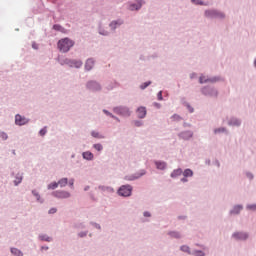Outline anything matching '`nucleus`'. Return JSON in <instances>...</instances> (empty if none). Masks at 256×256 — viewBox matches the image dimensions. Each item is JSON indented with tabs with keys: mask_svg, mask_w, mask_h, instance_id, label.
I'll list each match as a JSON object with an SVG mask.
<instances>
[{
	"mask_svg": "<svg viewBox=\"0 0 256 256\" xmlns=\"http://www.w3.org/2000/svg\"><path fill=\"white\" fill-rule=\"evenodd\" d=\"M83 65V62L81 61H73L72 62V67H76L77 69H79V67H81Z\"/></svg>",
	"mask_w": 256,
	"mask_h": 256,
	"instance_id": "21",
	"label": "nucleus"
},
{
	"mask_svg": "<svg viewBox=\"0 0 256 256\" xmlns=\"http://www.w3.org/2000/svg\"><path fill=\"white\" fill-rule=\"evenodd\" d=\"M183 174V170L181 169H176L171 173V177H179V175Z\"/></svg>",
	"mask_w": 256,
	"mask_h": 256,
	"instance_id": "13",
	"label": "nucleus"
},
{
	"mask_svg": "<svg viewBox=\"0 0 256 256\" xmlns=\"http://www.w3.org/2000/svg\"><path fill=\"white\" fill-rule=\"evenodd\" d=\"M182 183H187V177L181 179Z\"/></svg>",
	"mask_w": 256,
	"mask_h": 256,
	"instance_id": "45",
	"label": "nucleus"
},
{
	"mask_svg": "<svg viewBox=\"0 0 256 256\" xmlns=\"http://www.w3.org/2000/svg\"><path fill=\"white\" fill-rule=\"evenodd\" d=\"M54 213H57V208H52L49 210L50 215H53Z\"/></svg>",
	"mask_w": 256,
	"mask_h": 256,
	"instance_id": "34",
	"label": "nucleus"
},
{
	"mask_svg": "<svg viewBox=\"0 0 256 256\" xmlns=\"http://www.w3.org/2000/svg\"><path fill=\"white\" fill-rule=\"evenodd\" d=\"M104 113H109V112H107V111H104Z\"/></svg>",
	"mask_w": 256,
	"mask_h": 256,
	"instance_id": "53",
	"label": "nucleus"
},
{
	"mask_svg": "<svg viewBox=\"0 0 256 256\" xmlns=\"http://www.w3.org/2000/svg\"><path fill=\"white\" fill-rule=\"evenodd\" d=\"M21 181H23V177H16V179L14 180L15 185H18L19 183H21Z\"/></svg>",
	"mask_w": 256,
	"mask_h": 256,
	"instance_id": "28",
	"label": "nucleus"
},
{
	"mask_svg": "<svg viewBox=\"0 0 256 256\" xmlns=\"http://www.w3.org/2000/svg\"><path fill=\"white\" fill-rule=\"evenodd\" d=\"M142 175H145V172L141 173L140 175L137 176H131V177H126V181H135V179H139V177H142Z\"/></svg>",
	"mask_w": 256,
	"mask_h": 256,
	"instance_id": "15",
	"label": "nucleus"
},
{
	"mask_svg": "<svg viewBox=\"0 0 256 256\" xmlns=\"http://www.w3.org/2000/svg\"><path fill=\"white\" fill-rule=\"evenodd\" d=\"M144 217H151V213H149V212H144Z\"/></svg>",
	"mask_w": 256,
	"mask_h": 256,
	"instance_id": "42",
	"label": "nucleus"
},
{
	"mask_svg": "<svg viewBox=\"0 0 256 256\" xmlns=\"http://www.w3.org/2000/svg\"><path fill=\"white\" fill-rule=\"evenodd\" d=\"M247 209H249L250 211H256V204L248 205Z\"/></svg>",
	"mask_w": 256,
	"mask_h": 256,
	"instance_id": "30",
	"label": "nucleus"
},
{
	"mask_svg": "<svg viewBox=\"0 0 256 256\" xmlns=\"http://www.w3.org/2000/svg\"><path fill=\"white\" fill-rule=\"evenodd\" d=\"M181 251H183L184 253H191V251H190V248H189V246H181Z\"/></svg>",
	"mask_w": 256,
	"mask_h": 256,
	"instance_id": "23",
	"label": "nucleus"
},
{
	"mask_svg": "<svg viewBox=\"0 0 256 256\" xmlns=\"http://www.w3.org/2000/svg\"><path fill=\"white\" fill-rule=\"evenodd\" d=\"M192 3H195V5H203V2L200 0H192Z\"/></svg>",
	"mask_w": 256,
	"mask_h": 256,
	"instance_id": "33",
	"label": "nucleus"
},
{
	"mask_svg": "<svg viewBox=\"0 0 256 256\" xmlns=\"http://www.w3.org/2000/svg\"><path fill=\"white\" fill-rule=\"evenodd\" d=\"M183 175H184V177H193V170L186 169V170H184Z\"/></svg>",
	"mask_w": 256,
	"mask_h": 256,
	"instance_id": "18",
	"label": "nucleus"
},
{
	"mask_svg": "<svg viewBox=\"0 0 256 256\" xmlns=\"http://www.w3.org/2000/svg\"><path fill=\"white\" fill-rule=\"evenodd\" d=\"M233 237H235V239L245 240V239H247L248 236L246 233L238 232V233L233 234Z\"/></svg>",
	"mask_w": 256,
	"mask_h": 256,
	"instance_id": "9",
	"label": "nucleus"
},
{
	"mask_svg": "<svg viewBox=\"0 0 256 256\" xmlns=\"http://www.w3.org/2000/svg\"><path fill=\"white\" fill-rule=\"evenodd\" d=\"M221 131H225V129L222 128V129L215 130V133H219V132H221Z\"/></svg>",
	"mask_w": 256,
	"mask_h": 256,
	"instance_id": "44",
	"label": "nucleus"
},
{
	"mask_svg": "<svg viewBox=\"0 0 256 256\" xmlns=\"http://www.w3.org/2000/svg\"><path fill=\"white\" fill-rule=\"evenodd\" d=\"M87 87L91 91H99L101 89V86L99 85V83L93 82V81L89 82Z\"/></svg>",
	"mask_w": 256,
	"mask_h": 256,
	"instance_id": "5",
	"label": "nucleus"
},
{
	"mask_svg": "<svg viewBox=\"0 0 256 256\" xmlns=\"http://www.w3.org/2000/svg\"><path fill=\"white\" fill-rule=\"evenodd\" d=\"M83 157L87 159V161H91L93 159V153L87 151L83 153Z\"/></svg>",
	"mask_w": 256,
	"mask_h": 256,
	"instance_id": "11",
	"label": "nucleus"
},
{
	"mask_svg": "<svg viewBox=\"0 0 256 256\" xmlns=\"http://www.w3.org/2000/svg\"><path fill=\"white\" fill-rule=\"evenodd\" d=\"M151 85V81L145 82L140 86V89H147Z\"/></svg>",
	"mask_w": 256,
	"mask_h": 256,
	"instance_id": "25",
	"label": "nucleus"
},
{
	"mask_svg": "<svg viewBox=\"0 0 256 256\" xmlns=\"http://www.w3.org/2000/svg\"><path fill=\"white\" fill-rule=\"evenodd\" d=\"M69 183V180L67 178H62L58 181V185L60 187H66V185Z\"/></svg>",
	"mask_w": 256,
	"mask_h": 256,
	"instance_id": "10",
	"label": "nucleus"
},
{
	"mask_svg": "<svg viewBox=\"0 0 256 256\" xmlns=\"http://www.w3.org/2000/svg\"><path fill=\"white\" fill-rule=\"evenodd\" d=\"M92 137L99 138V137H101V136H99V133H98V132L93 131V132H92Z\"/></svg>",
	"mask_w": 256,
	"mask_h": 256,
	"instance_id": "37",
	"label": "nucleus"
},
{
	"mask_svg": "<svg viewBox=\"0 0 256 256\" xmlns=\"http://www.w3.org/2000/svg\"><path fill=\"white\" fill-rule=\"evenodd\" d=\"M42 249H49V247H42Z\"/></svg>",
	"mask_w": 256,
	"mask_h": 256,
	"instance_id": "50",
	"label": "nucleus"
},
{
	"mask_svg": "<svg viewBox=\"0 0 256 256\" xmlns=\"http://www.w3.org/2000/svg\"><path fill=\"white\" fill-rule=\"evenodd\" d=\"M241 209H243V206H235L231 213L237 215Z\"/></svg>",
	"mask_w": 256,
	"mask_h": 256,
	"instance_id": "20",
	"label": "nucleus"
},
{
	"mask_svg": "<svg viewBox=\"0 0 256 256\" xmlns=\"http://www.w3.org/2000/svg\"><path fill=\"white\" fill-rule=\"evenodd\" d=\"M11 253H12V255H15V256H23V252H21V250H19L17 248H12Z\"/></svg>",
	"mask_w": 256,
	"mask_h": 256,
	"instance_id": "12",
	"label": "nucleus"
},
{
	"mask_svg": "<svg viewBox=\"0 0 256 256\" xmlns=\"http://www.w3.org/2000/svg\"><path fill=\"white\" fill-rule=\"evenodd\" d=\"M41 241H47L50 242L51 241V237L47 236V235H42L40 236Z\"/></svg>",
	"mask_w": 256,
	"mask_h": 256,
	"instance_id": "24",
	"label": "nucleus"
},
{
	"mask_svg": "<svg viewBox=\"0 0 256 256\" xmlns=\"http://www.w3.org/2000/svg\"><path fill=\"white\" fill-rule=\"evenodd\" d=\"M74 183H75V181H74L73 179H72V180H70V181H69V185H70V187H73Z\"/></svg>",
	"mask_w": 256,
	"mask_h": 256,
	"instance_id": "41",
	"label": "nucleus"
},
{
	"mask_svg": "<svg viewBox=\"0 0 256 256\" xmlns=\"http://www.w3.org/2000/svg\"><path fill=\"white\" fill-rule=\"evenodd\" d=\"M156 167L157 169H165V167H167V164L165 162H156Z\"/></svg>",
	"mask_w": 256,
	"mask_h": 256,
	"instance_id": "19",
	"label": "nucleus"
},
{
	"mask_svg": "<svg viewBox=\"0 0 256 256\" xmlns=\"http://www.w3.org/2000/svg\"><path fill=\"white\" fill-rule=\"evenodd\" d=\"M73 45H75V42H73V40L69 38H63L58 41V49L62 53H68V51L71 50V47H73Z\"/></svg>",
	"mask_w": 256,
	"mask_h": 256,
	"instance_id": "1",
	"label": "nucleus"
},
{
	"mask_svg": "<svg viewBox=\"0 0 256 256\" xmlns=\"http://www.w3.org/2000/svg\"><path fill=\"white\" fill-rule=\"evenodd\" d=\"M170 235L171 237H175L176 239H179V237H181V234H179V232H171Z\"/></svg>",
	"mask_w": 256,
	"mask_h": 256,
	"instance_id": "27",
	"label": "nucleus"
},
{
	"mask_svg": "<svg viewBox=\"0 0 256 256\" xmlns=\"http://www.w3.org/2000/svg\"><path fill=\"white\" fill-rule=\"evenodd\" d=\"M163 93L162 92H159V94H158V97H159V99L161 100V99H163Z\"/></svg>",
	"mask_w": 256,
	"mask_h": 256,
	"instance_id": "43",
	"label": "nucleus"
},
{
	"mask_svg": "<svg viewBox=\"0 0 256 256\" xmlns=\"http://www.w3.org/2000/svg\"><path fill=\"white\" fill-rule=\"evenodd\" d=\"M232 125H241V122L239 120H235L234 122H231Z\"/></svg>",
	"mask_w": 256,
	"mask_h": 256,
	"instance_id": "39",
	"label": "nucleus"
},
{
	"mask_svg": "<svg viewBox=\"0 0 256 256\" xmlns=\"http://www.w3.org/2000/svg\"><path fill=\"white\" fill-rule=\"evenodd\" d=\"M85 235H87V234H80V237H84Z\"/></svg>",
	"mask_w": 256,
	"mask_h": 256,
	"instance_id": "49",
	"label": "nucleus"
},
{
	"mask_svg": "<svg viewBox=\"0 0 256 256\" xmlns=\"http://www.w3.org/2000/svg\"><path fill=\"white\" fill-rule=\"evenodd\" d=\"M15 123H16V125H20V126L27 125V123H29V120L27 118L17 114L15 116Z\"/></svg>",
	"mask_w": 256,
	"mask_h": 256,
	"instance_id": "4",
	"label": "nucleus"
},
{
	"mask_svg": "<svg viewBox=\"0 0 256 256\" xmlns=\"http://www.w3.org/2000/svg\"><path fill=\"white\" fill-rule=\"evenodd\" d=\"M220 17H224V15H223V14H220Z\"/></svg>",
	"mask_w": 256,
	"mask_h": 256,
	"instance_id": "52",
	"label": "nucleus"
},
{
	"mask_svg": "<svg viewBox=\"0 0 256 256\" xmlns=\"http://www.w3.org/2000/svg\"><path fill=\"white\" fill-rule=\"evenodd\" d=\"M115 111L116 113H119L121 111V108H116Z\"/></svg>",
	"mask_w": 256,
	"mask_h": 256,
	"instance_id": "47",
	"label": "nucleus"
},
{
	"mask_svg": "<svg viewBox=\"0 0 256 256\" xmlns=\"http://www.w3.org/2000/svg\"><path fill=\"white\" fill-rule=\"evenodd\" d=\"M248 177H250V179H253V175H251V174H250V175H248Z\"/></svg>",
	"mask_w": 256,
	"mask_h": 256,
	"instance_id": "48",
	"label": "nucleus"
},
{
	"mask_svg": "<svg viewBox=\"0 0 256 256\" xmlns=\"http://www.w3.org/2000/svg\"><path fill=\"white\" fill-rule=\"evenodd\" d=\"M53 29H55V31H61V26L60 25H54Z\"/></svg>",
	"mask_w": 256,
	"mask_h": 256,
	"instance_id": "36",
	"label": "nucleus"
},
{
	"mask_svg": "<svg viewBox=\"0 0 256 256\" xmlns=\"http://www.w3.org/2000/svg\"><path fill=\"white\" fill-rule=\"evenodd\" d=\"M117 25H123V21L118 20V21H113L110 23V27L112 29H116Z\"/></svg>",
	"mask_w": 256,
	"mask_h": 256,
	"instance_id": "14",
	"label": "nucleus"
},
{
	"mask_svg": "<svg viewBox=\"0 0 256 256\" xmlns=\"http://www.w3.org/2000/svg\"><path fill=\"white\" fill-rule=\"evenodd\" d=\"M172 119H173V121H181V116H179V115H177V114H174V115L172 116Z\"/></svg>",
	"mask_w": 256,
	"mask_h": 256,
	"instance_id": "29",
	"label": "nucleus"
},
{
	"mask_svg": "<svg viewBox=\"0 0 256 256\" xmlns=\"http://www.w3.org/2000/svg\"><path fill=\"white\" fill-rule=\"evenodd\" d=\"M59 187V182H52L48 185V189H57Z\"/></svg>",
	"mask_w": 256,
	"mask_h": 256,
	"instance_id": "22",
	"label": "nucleus"
},
{
	"mask_svg": "<svg viewBox=\"0 0 256 256\" xmlns=\"http://www.w3.org/2000/svg\"><path fill=\"white\" fill-rule=\"evenodd\" d=\"M33 195H35V197H37V200L39 201V194L35 191H32Z\"/></svg>",
	"mask_w": 256,
	"mask_h": 256,
	"instance_id": "40",
	"label": "nucleus"
},
{
	"mask_svg": "<svg viewBox=\"0 0 256 256\" xmlns=\"http://www.w3.org/2000/svg\"><path fill=\"white\" fill-rule=\"evenodd\" d=\"M132 191H133V187L129 185H124L119 188L118 195H120L121 197H131Z\"/></svg>",
	"mask_w": 256,
	"mask_h": 256,
	"instance_id": "2",
	"label": "nucleus"
},
{
	"mask_svg": "<svg viewBox=\"0 0 256 256\" xmlns=\"http://www.w3.org/2000/svg\"><path fill=\"white\" fill-rule=\"evenodd\" d=\"M139 119H144V117H146L147 115V108L145 107H139L136 111Z\"/></svg>",
	"mask_w": 256,
	"mask_h": 256,
	"instance_id": "6",
	"label": "nucleus"
},
{
	"mask_svg": "<svg viewBox=\"0 0 256 256\" xmlns=\"http://www.w3.org/2000/svg\"><path fill=\"white\" fill-rule=\"evenodd\" d=\"M94 65H95V61L93 59H88L85 64L86 71H91Z\"/></svg>",
	"mask_w": 256,
	"mask_h": 256,
	"instance_id": "7",
	"label": "nucleus"
},
{
	"mask_svg": "<svg viewBox=\"0 0 256 256\" xmlns=\"http://www.w3.org/2000/svg\"><path fill=\"white\" fill-rule=\"evenodd\" d=\"M190 137H193V133L191 132H184L181 134L182 139H190Z\"/></svg>",
	"mask_w": 256,
	"mask_h": 256,
	"instance_id": "17",
	"label": "nucleus"
},
{
	"mask_svg": "<svg viewBox=\"0 0 256 256\" xmlns=\"http://www.w3.org/2000/svg\"><path fill=\"white\" fill-rule=\"evenodd\" d=\"M101 35H107V33H101Z\"/></svg>",
	"mask_w": 256,
	"mask_h": 256,
	"instance_id": "51",
	"label": "nucleus"
},
{
	"mask_svg": "<svg viewBox=\"0 0 256 256\" xmlns=\"http://www.w3.org/2000/svg\"><path fill=\"white\" fill-rule=\"evenodd\" d=\"M195 255L196 256H205V253H203V251H196Z\"/></svg>",
	"mask_w": 256,
	"mask_h": 256,
	"instance_id": "35",
	"label": "nucleus"
},
{
	"mask_svg": "<svg viewBox=\"0 0 256 256\" xmlns=\"http://www.w3.org/2000/svg\"><path fill=\"white\" fill-rule=\"evenodd\" d=\"M32 47H33V49H38L37 44H33Z\"/></svg>",
	"mask_w": 256,
	"mask_h": 256,
	"instance_id": "46",
	"label": "nucleus"
},
{
	"mask_svg": "<svg viewBox=\"0 0 256 256\" xmlns=\"http://www.w3.org/2000/svg\"><path fill=\"white\" fill-rule=\"evenodd\" d=\"M39 133H40V135L43 137V136L46 135V133H47V128L41 129Z\"/></svg>",
	"mask_w": 256,
	"mask_h": 256,
	"instance_id": "32",
	"label": "nucleus"
},
{
	"mask_svg": "<svg viewBox=\"0 0 256 256\" xmlns=\"http://www.w3.org/2000/svg\"><path fill=\"white\" fill-rule=\"evenodd\" d=\"M53 195L58 199H69V197H71V194L67 191H56L53 192Z\"/></svg>",
	"mask_w": 256,
	"mask_h": 256,
	"instance_id": "3",
	"label": "nucleus"
},
{
	"mask_svg": "<svg viewBox=\"0 0 256 256\" xmlns=\"http://www.w3.org/2000/svg\"><path fill=\"white\" fill-rule=\"evenodd\" d=\"M0 137H1L4 141H6V139H8L7 133H5V132H2V133L0 134Z\"/></svg>",
	"mask_w": 256,
	"mask_h": 256,
	"instance_id": "31",
	"label": "nucleus"
},
{
	"mask_svg": "<svg viewBox=\"0 0 256 256\" xmlns=\"http://www.w3.org/2000/svg\"><path fill=\"white\" fill-rule=\"evenodd\" d=\"M206 17H215L217 15V12L215 10H208L205 12Z\"/></svg>",
	"mask_w": 256,
	"mask_h": 256,
	"instance_id": "16",
	"label": "nucleus"
},
{
	"mask_svg": "<svg viewBox=\"0 0 256 256\" xmlns=\"http://www.w3.org/2000/svg\"><path fill=\"white\" fill-rule=\"evenodd\" d=\"M143 5V1H138V4H131L130 5V11H137L138 9H141V6Z\"/></svg>",
	"mask_w": 256,
	"mask_h": 256,
	"instance_id": "8",
	"label": "nucleus"
},
{
	"mask_svg": "<svg viewBox=\"0 0 256 256\" xmlns=\"http://www.w3.org/2000/svg\"><path fill=\"white\" fill-rule=\"evenodd\" d=\"M94 149H96V151H103V145H101V144H94Z\"/></svg>",
	"mask_w": 256,
	"mask_h": 256,
	"instance_id": "26",
	"label": "nucleus"
},
{
	"mask_svg": "<svg viewBox=\"0 0 256 256\" xmlns=\"http://www.w3.org/2000/svg\"><path fill=\"white\" fill-rule=\"evenodd\" d=\"M200 83H207V80L205 79L204 76L200 77Z\"/></svg>",
	"mask_w": 256,
	"mask_h": 256,
	"instance_id": "38",
	"label": "nucleus"
}]
</instances>
